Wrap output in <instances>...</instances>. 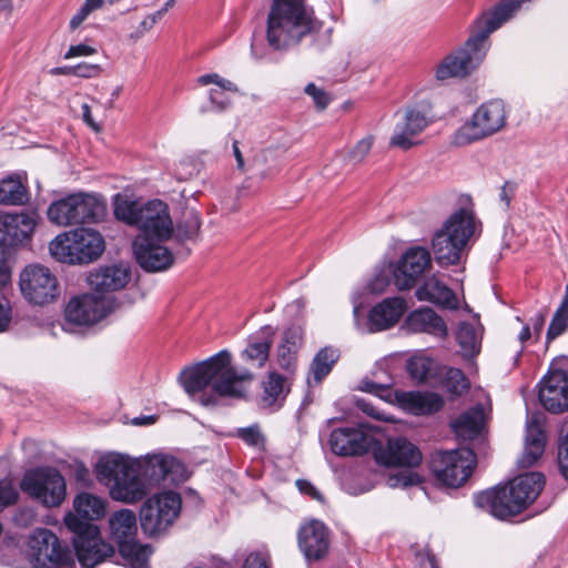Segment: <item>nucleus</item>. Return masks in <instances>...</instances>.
Listing matches in <instances>:
<instances>
[{"label":"nucleus","instance_id":"43","mask_svg":"<svg viewBox=\"0 0 568 568\" xmlns=\"http://www.w3.org/2000/svg\"><path fill=\"white\" fill-rule=\"evenodd\" d=\"M568 326V286L566 287V295L562 298L559 307L556 310L547 331V342L561 335Z\"/></svg>","mask_w":568,"mask_h":568},{"label":"nucleus","instance_id":"41","mask_svg":"<svg viewBox=\"0 0 568 568\" xmlns=\"http://www.w3.org/2000/svg\"><path fill=\"white\" fill-rule=\"evenodd\" d=\"M119 551L133 568H145L148 559L152 554V549L149 545L139 544L135 539L124 542L119 547Z\"/></svg>","mask_w":568,"mask_h":568},{"label":"nucleus","instance_id":"49","mask_svg":"<svg viewBox=\"0 0 568 568\" xmlns=\"http://www.w3.org/2000/svg\"><path fill=\"white\" fill-rule=\"evenodd\" d=\"M557 459L560 474L568 480V423L560 429Z\"/></svg>","mask_w":568,"mask_h":568},{"label":"nucleus","instance_id":"23","mask_svg":"<svg viewBox=\"0 0 568 568\" xmlns=\"http://www.w3.org/2000/svg\"><path fill=\"white\" fill-rule=\"evenodd\" d=\"M376 459L385 466L413 468L420 465L423 455L408 439L397 437L388 439L386 449L376 454Z\"/></svg>","mask_w":568,"mask_h":568},{"label":"nucleus","instance_id":"21","mask_svg":"<svg viewBox=\"0 0 568 568\" xmlns=\"http://www.w3.org/2000/svg\"><path fill=\"white\" fill-rule=\"evenodd\" d=\"M298 546L307 559H322L329 548V531L324 523L312 519L300 527Z\"/></svg>","mask_w":568,"mask_h":568},{"label":"nucleus","instance_id":"52","mask_svg":"<svg viewBox=\"0 0 568 568\" xmlns=\"http://www.w3.org/2000/svg\"><path fill=\"white\" fill-rule=\"evenodd\" d=\"M374 143V138L372 135L365 136L359 140L356 145L349 151L348 159L351 162L357 164L365 160L368 155Z\"/></svg>","mask_w":568,"mask_h":568},{"label":"nucleus","instance_id":"56","mask_svg":"<svg viewBox=\"0 0 568 568\" xmlns=\"http://www.w3.org/2000/svg\"><path fill=\"white\" fill-rule=\"evenodd\" d=\"M73 477L84 487L93 486V479L91 477V473L89 468L79 460H73Z\"/></svg>","mask_w":568,"mask_h":568},{"label":"nucleus","instance_id":"62","mask_svg":"<svg viewBox=\"0 0 568 568\" xmlns=\"http://www.w3.org/2000/svg\"><path fill=\"white\" fill-rule=\"evenodd\" d=\"M10 281V268L7 262L4 247L0 246V288L6 286Z\"/></svg>","mask_w":568,"mask_h":568},{"label":"nucleus","instance_id":"54","mask_svg":"<svg viewBox=\"0 0 568 568\" xmlns=\"http://www.w3.org/2000/svg\"><path fill=\"white\" fill-rule=\"evenodd\" d=\"M305 93L312 97L316 108L321 111L326 109L331 102V97L328 95V93L323 89L316 87L314 83H308L305 87Z\"/></svg>","mask_w":568,"mask_h":568},{"label":"nucleus","instance_id":"19","mask_svg":"<svg viewBox=\"0 0 568 568\" xmlns=\"http://www.w3.org/2000/svg\"><path fill=\"white\" fill-rule=\"evenodd\" d=\"M36 220L27 213L0 214V246H19L31 241Z\"/></svg>","mask_w":568,"mask_h":568},{"label":"nucleus","instance_id":"47","mask_svg":"<svg viewBox=\"0 0 568 568\" xmlns=\"http://www.w3.org/2000/svg\"><path fill=\"white\" fill-rule=\"evenodd\" d=\"M446 386L450 394L462 395L469 389V381L459 368H448L445 374Z\"/></svg>","mask_w":568,"mask_h":568},{"label":"nucleus","instance_id":"29","mask_svg":"<svg viewBox=\"0 0 568 568\" xmlns=\"http://www.w3.org/2000/svg\"><path fill=\"white\" fill-rule=\"evenodd\" d=\"M415 295L418 301L428 302L443 308L456 310L458 307L454 291L435 274L424 280Z\"/></svg>","mask_w":568,"mask_h":568},{"label":"nucleus","instance_id":"22","mask_svg":"<svg viewBox=\"0 0 568 568\" xmlns=\"http://www.w3.org/2000/svg\"><path fill=\"white\" fill-rule=\"evenodd\" d=\"M108 500L102 496L83 491L73 498V532L90 525H98L108 511Z\"/></svg>","mask_w":568,"mask_h":568},{"label":"nucleus","instance_id":"55","mask_svg":"<svg viewBox=\"0 0 568 568\" xmlns=\"http://www.w3.org/2000/svg\"><path fill=\"white\" fill-rule=\"evenodd\" d=\"M104 0H84V3L73 16V28L82 23L91 12L102 8Z\"/></svg>","mask_w":568,"mask_h":568},{"label":"nucleus","instance_id":"1","mask_svg":"<svg viewBox=\"0 0 568 568\" xmlns=\"http://www.w3.org/2000/svg\"><path fill=\"white\" fill-rule=\"evenodd\" d=\"M184 390L203 406H216L223 398L240 399L245 396V383L253 379L248 371L237 372L231 354L221 351L207 361L186 368L181 374Z\"/></svg>","mask_w":568,"mask_h":568},{"label":"nucleus","instance_id":"11","mask_svg":"<svg viewBox=\"0 0 568 568\" xmlns=\"http://www.w3.org/2000/svg\"><path fill=\"white\" fill-rule=\"evenodd\" d=\"M538 397L550 413L568 412V358L551 363L547 375L539 383Z\"/></svg>","mask_w":568,"mask_h":568},{"label":"nucleus","instance_id":"25","mask_svg":"<svg viewBox=\"0 0 568 568\" xmlns=\"http://www.w3.org/2000/svg\"><path fill=\"white\" fill-rule=\"evenodd\" d=\"M130 280V270L123 265H105L91 272L88 283L97 293L122 290Z\"/></svg>","mask_w":568,"mask_h":568},{"label":"nucleus","instance_id":"26","mask_svg":"<svg viewBox=\"0 0 568 568\" xmlns=\"http://www.w3.org/2000/svg\"><path fill=\"white\" fill-rule=\"evenodd\" d=\"M406 311L403 297H388L376 304L368 314L371 332H379L394 326Z\"/></svg>","mask_w":568,"mask_h":568},{"label":"nucleus","instance_id":"28","mask_svg":"<svg viewBox=\"0 0 568 568\" xmlns=\"http://www.w3.org/2000/svg\"><path fill=\"white\" fill-rule=\"evenodd\" d=\"M106 213V202L95 193L73 192V222L98 223Z\"/></svg>","mask_w":568,"mask_h":568},{"label":"nucleus","instance_id":"18","mask_svg":"<svg viewBox=\"0 0 568 568\" xmlns=\"http://www.w3.org/2000/svg\"><path fill=\"white\" fill-rule=\"evenodd\" d=\"M115 305L112 296L85 294L73 297V324L92 325L110 314Z\"/></svg>","mask_w":568,"mask_h":568},{"label":"nucleus","instance_id":"12","mask_svg":"<svg viewBox=\"0 0 568 568\" xmlns=\"http://www.w3.org/2000/svg\"><path fill=\"white\" fill-rule=\"evenodd\" d=\"M73 550L84 568H94L114 554L113 546L102 538L98 525L80 526L73 532Z\"/></svg>","mask_w":568,"mask_h":568},{"label":"nucleus","instance_id":"32","mask_svg":"<svg viewBox=\"0 0 568 568\" xmlns=\"http://www.w3.org/2000/svg\"><path fill=\"white\" fill-rule=\"evenodd\" d=\"M406 322L409 331L414 333H426L436 337L447 335V326L444 320L429 307L413 311L407 316Z\"/></svg>","mask_w":568,"mask_h":568},{"label":"nucleus","instance_id":"53","mask_svg":"<svg viewBox=\"0 0 568 568\" xmlns=\"http://www.w3.org/2000/svg\"><path fill=\"white\" fill-rule=\"evenodd\" d=\"M237 437L248 446L261 447L264 445V436L262 435L258 426L237 429Z\"/></svg>","mask_w":568,"mask_h":568},{"label":"nucleus","instance_id":"51","mask_svg":"<svg viewBox=\"0 0 568 568\" xmlns=\"http://www.w3.org/2000/svg\"><path fill=\"white\" fill-rule=\"evenodd\" d=\"M422 483L420 476L416 473L403 470L389 476L387 484L389 487H409Z\"/></svg>","mask_w":568,"mask_h":568},{"label":"nucleus","instance_id":"20","mask_svg":"<svg viewBox=\"0 0 568 568\" xmlns=\"http://www.w3.org/2000/svg\"><path fill=\"white\" fill-rule=\"evenodd\" d=\"M373 437L361 428H336L329 437L331 449L338 456H356L368 452Z\"/></svg>","mask_w":568,"mask_h":568},{"label":"nucleus","instance_id":"57","mask_svg":"<svg viewBox=\"0 0 568 568\" xmlns=\"http://www.w3.org/2000/svg\"><path fill=\"white\" fill-rule=\"evenodd\" d=\"M296 487L298 490L311 497L314 500H317L320 503H324V496L323 494L310 481L306 479H297L296 480Z\"/></svg>","mask_w":568,"mask_h":568},{"label":"nucleus","instance_id":"63","mask_svg":"<svg viewBox=\"0 0 568 568\" xmlns=\"http://www.w3.org/2000/svg\"><path fill=\"white\" fill-rule=\"evenodd\" d=\"M11 322V308L6 301L0 300V333L8 329Z\"/></svg>","mask_w":568,"mask_h":568},{"label":"nucleus","instance_id":"45","mask_svg":"<svg viewBox=\"0 0 568 568\" xmlns=\"http://www.w3.org/2000/svg\"><path fill=\"white\" fill-rule=\"evenodd\" d=\"M48 217L57 225L71 224V195L53 202L48 209Z\"/></svg>","mask_w":568,"mask_h":568},{"label":"nucleus","instance_id":"42","mask_svg":"<svg viewBox=\"0 0 568 568\" xmlns=\"http://www.w3.org/2000/svg\"><path fill=\"white\" fill-rule=\"evenodd\" d=\"M457 341L464 356H474L479 353L480 343L477 331L470 323H462L457 333Z\"/></svg>","mask_w":568,"mask_h":568},{"label":"nucleus","instance_id":"30","mask_svg":"<svg viewBox=\"0 0 568 568\" xmlns=\"http://www.w3.org/2000/svg\"><path fill=\"white\" fill-rule=\"evenodd\" d=\"M545 484V475L538 471L526 473L515 477L508 484L516 497L514 506L518 503L523 510L526 509L539 496Z\"/></svg>","mask_w":568,"mask_h":568},{"label":"nucleus","instance_id":"37","mask_svg":"<svg viewBox=\"0 0 568 568\" xmlns=\"http://www.w3.org/2000/svg\"><path fill=\"white\" fill-rule=\"evenodd\" d=\"M483 425L484 409L480 406L468 409L452 423L456 436L464 440L476 438L480 434Z\"/></svg>","mask_w":568,"mask_h":568},{"label":"nucleus","instance_id":"60","mask_svg":"<svg viewBox=\"0 0 568 568\" xmlns=\"http://www.w3.org/2000/svg\"><path fill=\"white\" fill-rule=\"evenodd\" d=\"M210 101L217 111H223L230 104L229 98L222 90L211 89Z\"/></svg>","mask_w":568,"mask_h":568},{"label":"nucleus","instance_id":"3","mask_svg":"<svg viewBox=\"0 0 568 568\" xmlns=\"http://www.w3.org/2000/svg\"><path fill=\"white\" fill-rule=\"evenodd\" d=\"M98 481L116 503L135 505L150 493L146 480L142 477L140 459L120 453L101 456L94 465Z\"/></svg>","mask_w":568,"mask_h":568},{"label":"nucleus","instance_id":"59","mask_svg":"<svg viewBox=\"0 0 568 568\" xmlns=\"http://www.w3.org/2000/svg\"><path fill=\"white\" fill-rule=\"evenodd\" d=\"M242 568H268L267 557L258 551L251 552L245 558Z\"/></svg>","mask_w":568,"mask_h":568},{"label":"nucleus","instance_id":"27","mask_svg":"<svg viewBox=\"0 0 568 568\" xmlns=\"http://www.w3.org/2000/svg\"><path fill=\"white\" fill-rule=\"evenodd\" d=\"M427 125L428 120L423 112L415 109L408 110L404 122L396 125L389 144L402 150H408L417 144L415 138L423 132Z\"/></svg>","mask_w":568,"mask_h":568},{"label":"nucleus","instance_id":"13","mask_svg":"<svg viewBox=\"0 0 568 568\" xmlns=\"http://www.w3.org/2000/svg\"><path fill=\"white\" fill-rule=\"evenodd\" d=\"M30 556L39 568H68L70 554L49 529L33 531L29 539Z\"/></svg>","mask_w":568,"mask_h":568},{"label":"nucleus","instance_id":"7","mask_svg":"<svg viewBox=\"0 0 568 568\" xmlns=\"http://www.w3.org/2000/svg\"><path fill=\"white\" fill-rule=\"evenodd\" d=\"M507 111L501 100L483 103L453 135V144L465 146L499 132L506 124Z\"/></svg>","mask_w":568,"mask_h":568},{"label":"nucleus","instance_id":"16","mask_svg":"<svg viewBox=\"0 0 568 568\" xmlns=\"http://www.w3.org/2000/svg\"><path fill=\"white\" fill-rule=\"evenodd\" d=\"M165 241L135 237L133 253L138 264L148 272H162L174 263L173 253L163 245Z\"/></svg>","mask_w":568,"mask_h":568},{"label":"nucleus","instance_id":"5","mask_svg":"<svg viewBox=\"0 0 568 568\" xmlns=\"http://www.w3.org/2000/svg\"><path fill=\"white\" fill-rule=\"evenodd\" d=\"M475 232L476 221L471 210L463 207L454 212L433 236L436 262L440 266L458 264Z\"/></svg>","mask_w":568,"mask_h":568},{"label":"nucleus","instance_id":"35","mask_svg":"<svg viewBox=\"0 0 568 568\" xmlns=\"http://www.w3.org/2000/svg\"><path fill=\"white\" fill-rule=\"evenodd\" d=\"M546 446V434L537 424H529L525 439L523 455L518 459V466L529 468L542 456Z\"/></svg>","mask_w":568,"mask_h":568},{"label":"nucleus","instance_id":"48","mask_svg":"<svg viewBox=\"0 0 568 568\" xmlns=\"http://www.w3.org/2000/svg\"><path fill=\"white\" fill-rule=\"evenodd\" d=\"M432 369V361L425 356H414L407 363V371L416 382L426 381Z\"/></svg>","mask_w":568,"mask_h":568},{"label":"nucleus","instance_id":"8","mask_svg":"<svg viewBox=\"0 0 568 568\" xmlns=\"http://www.w3.org/2000/svg\"><path fill=\"white\" fill-rule=\"evenodd\" d=\"M476 464V455L469 448L437 450L430 456L429 469L438 484L458 488L469 479Z\"/></svg>","mask_w":568,"mask_h":568},{"label":"nucleus","instance_id":"46","mask_svg":"<svg viewBox=\"0 0 568 568\" xmlns=\"http://www.w3.org/2000/svg\"><path fill=\"white\" fill-rule=\"evenodd\" d=\"M201 220L195 212L184 215V219L176 226V237L179 241L194 240L200 232Z\"/></svg>","mask_w":568,"mask_h":568},{"label":"nucleus","instance_id":"64","mask_svg":"<svg viewBox=\"0 0 568 568\" xmlns=\"http://www.w3.org/2000/svg\"><path fill=\"white\" fill-rule=\"evenodd\" d=\"M82 111V120L83 122L90 126L93 131L99 132L101 130V126L98 122H95L91 114L90 105L87 103H83L81 106Z\"/></svg>","mask_w":568,"mask_h":568},{"label":"nucleus","instance_id":"2","mask_svg":"<svg viewBox=\"0 0 568 568\" xmlns=\"http://www.w3.org/2000/svg\"><path fill=\"white\" fill-rule=\"evenodd\" d=\"M322 22L307 0H272L266 20V41L274 50H287L318 32Z\"/></svg>","mask_w":568,"mask_h":568},{"label":"nucleus","instance_id":"4","mask_svg":"<svg viewBox=\"0 0 568 568\" xmlns=\"http://www.w3.org/2000/svg\"><path fill=\"white\" fill-rule=\"evenodd\" d=\"M113 211L118 220L138 227L140 233L136 237L168 241L174 232L169 206L161 200L149 201L144 205L120 201Z\"/></svg>","mask_w":568,"mask_h":568},{"label":"nucleus","instance_id":"31","mask_svg":"<svg viewBox=\"0 0 568 568\" xmlns=\"http://www.w3.org/2000/svg\"><path fill=\"white\" fill-rule=\"evenodd\" d=\"M400 406L414 415H430L440 410L444 398L433 392H405L398 397Z\"/></svg>","mask_w":568,"mask_h":568},{"label":"nucleus","instance_id":"36","mask_svg":"<svg viewBox=\"0 0 568 568\" xmlns=\"http://www.w3.org/2000/svg\"><path fill=\"white\" fill-rule=\"evenodd\" d=\"M288 393L290 387L286 384V379L278 373H268L263 382L261 404L266 408H280Z\"/></svg>","mask_w":568,"mask_h":568},{"label":"nucleus","instance_id":"17","mask_svg":"<svg viewBox=\"0 0 568 568\" xmlns=\"http://www.w3.org/2000/svg\"><path fill=\"white\" fill-rule=\"evenodd\" d=\"M514 503H516V497L508 485L487 489L474 496V504L477 508L498 519H508L523 511L519 504L514 506Z\"/></svg>","mask_w":568,"mask_h":568},{"label":"nucleus","instance_id":"44","mask_svg":"<svg viewBox=\"0 0 568 568\" xmlns=\"http://www.w3.org/2000/svg\"><path fill=\"white\" fill-rule=\"evenodd\" d=\"M51 256L61 263L71 264V231L55 236L49 245Z\"/></svg>","mask_w":568,"mask_h":568},{"label":"nucleus","instance_id":"10","mask_svg":"<svg viewBox=\"0 0 568 568\" xmlns=\"http://www.w3.org/2000/svg\"><path fill=\"white\" fill-rule=\"evenodd\" d=\"M21 489L47 507L59 506L65 498V480L52 467H37L27 471Z\"/></svg>","mask_w":568,"mask_h":568},{"label":"nucleus","instance_id":"33","mask_svg":"<svg viewBox=\"0 0 568 568\" xmlns=\"http://www.w3.org/2000/svg\"><path fill=\"white\" fill-rule=\"evenodd\" d=\"M304 342L301 327H290L284 332L283 342L277 347V363L282 369L294 372L297 365V354Z\"/></svg>","mask_w":568,"mask_h":568},{"label":"nucleus","instance_id":"24","mask_svg":"<svg viewBox=\"0 0 568 568\" xmlns=\"http://www.w3.org/2000/svg\"><path fill=\"white\" fill-rule=\"evenodd\" d=\"M104 247V240L98 231L89 227L73 230V264L94 262Z\"/></svg>","mask_w":568,"mask_h":568},{"label":"nucleus","instance_id":"40","mask_svg":"<svg viewBox=\"0 0 568 568\" xmlns=\"http://www.w3.org/2000/svg\"><path fill=\"white\" fill-rule=\"evenodd\" d=\"M27 201V189L18 176L9 175L0 181V204L21 205Z\"/></svg>","mask_w":568,"mask_h":568},{"label":"nucleus","instance_id":"9","mask_svg":"<svg viewBox=\"0 0 568 568\" xmlns=\"http://www.w3.org/2000/svg\"><path fill=\"white\" fill-rule=\"evenodd\" d=\"M19 288L23 298L37 306L54 303L60 297V285L49 267L33 263L19 275Z\"/></svg>","mask_w":568,"mask_h":568},{"label":"nucleus","instance_id":"15","mask_svg":"<svg viewBox=\"0 0 568 568\" xmlns=\"http://www.w3.org/2000/svg\"><path fill=\"white\" fill-rule=\"evenodd\" d=\"M430 267L429 251L423 246L410 247L402 255L394 268V283L400 291L409 290Z\"/></svg>","mask_w":568,"mask_h":568},{"label":"nucleus","instance_id":"34","mask_svg":"<svg viewBox=\"0 0 568 568\" xmlns=\"http://www.w3.org/2000/svg\"><path fill=\"white\" fill-rule=\"evenodd\" d=\"M109 527L112 538L120 547L124 542L135 539L138 530L136 516L131 509L116 510L109 518Z\"/></svg>","mask_w":568,"mask_h":568},{"label":"nucleus","instance_id":"58","mask_svg":"<svg viewBox=\"0 0 568 568\" xmlns=\"http://www.w3.org/2000/svg\"><path fill=\"white\" fill-rule=\"evenodd\" d=\"M98 55V45L95 42L79 43L73 45V60L81 58H93Z\"/></svg>","mask_w":568,"mask_h":568},{"label":"nucleus","instance_id":"38","mask_svg":"<svg viewBox=\"0 0 568 568\" xmlns=\"http://www.w3.org/2000/svg\"><path fill=\"white\" fill-rule=\"evenodd\" d=\"M338 358L339 353L336 348L324 347L320 349L310 366L307 378L308 384H321L322 381L331 373Z\"/></svg>","mask_w":568,"mask_h":568},{"label":"nucleus","instance_id":"6","mask_svg":"<svg viewBox=\"0 0 568 568\" xmlns=\"http://www.w3.org/2000/svg\"><path fill=\"white\" fill-rule=\"evenodd\" d=\"M182 509L179 493L163 490L146 498L140 509V525L145 535H164L178 520Z\"/></svg>","mask_w":568,"mask_h":568},{"label":"nucleus","instance_id":"50","mask_svg":"<svg viewBox=\"0 0 568 568\" xmlns=\"http://www.w3.org/2000/svg\"><path fill=\"white\" fill-rule=\"evenodd\" d=\"M103 69L99 62L84 59L73 60V77L92 79L98 78Z\"/></svg>","mask_w":568,"mask_h":568},{"label":"nucleus","instance_id":"61","mask_svg":"<svg viewBox=\"0 0 568 568\" xmlns=\"http://www.w3.org/2000/svg\"><path fill=\"white\" fill-rule=\"evenodd\" d=\"M390 383L378 384L373 381L364 379L361 382V389L371 394L381 395L390 388Z\"/></svg>","mask_w":568,"mask_h":568},{"label":"nucleus","instance_id":"14","mask_svg":"<svg viewBox=\"0 0 568 568\" xmlns=\"http://www.w3.org/2000/svg\"><path fill=\"white\" fill-rule=\"evenodd\" d=\"M142 477L150 489L161 481L172 484L184 481L187 478L185 466L175 457L164 454L148 455L140 459Z\"/></svg>","mask_w":568,"mask_h":568},{"label":"nucleus","instance_id":"39","mask_svg":"<svg viewBox=\"0 0 568 568\" xmlns=\"http://www.w3.org/2000/svg\"><path fill=\"white\" fill-rule=\"evenodd\" d=\"M273 333L271 326H264L261 329L262 337H252L243 352V356L247 361L256 363L258 367H262L268 358Z\"/></svg>","mask_w":568,"mask_h":568}]
</instances>
